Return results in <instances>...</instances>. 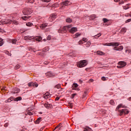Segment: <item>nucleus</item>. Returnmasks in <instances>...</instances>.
Masks as SVG:
<instances>
[{"instance_id": "nucleus-1", "label": "nucleus", "mask_w": 131, "mask_h": 131, "mask_svg": "<svg viewBox=\"0 0 131 131\" xmlns=\"http://www.w3.org/2000/svg\"><path fill=\"white\" fill-rule=\"evenodd\" d=\"M86 65H88V61L86 60H81L78 62L77 67L82 68L83 67H85Z\"/></svg>"}, {"instance_id": "nucleus-11", "label": "nucleus", "mask_w": 131, "mask_h": 131, "mask_svg": "<svg viewBox=\"0 0 131 131\" xmlns=\"http://www.w3.org/2000/svg\"><path fill=\"white\" fill-rule=\"evenodd\" d=\"M115 47H114V51H122V50H123V46H120L118 47H116L117 46H115Z\"/></svg>"}, {"instance_id": "nucleus-9", "label": "nucleus", "mask_w": 131, "mask_h": 131, "mask_svg": "<svg viewBox=\"0 0 131 131\" xmlns=\"http://www.w3.org/2000/svg\"><path fill=\"white\" fill-rule=\"evenodd\" d=\"M28 86H33V88H37L38 86V84L36 82H29L28 83Z\"/></svg>"}, {"instance_id": "nucleus-53", "label": "nucleus", "mask_w": 131, "mask_h": 131, "mask_svg": "<svg viewBox=\"0 0 131 131\" xmlns=\"http://www.w3.org/2000/svg\"><path fill=\"white\" fill-rule=\"evenodd\" d=\"M6 87H3L2 90H4V91H6Z\"/></svg>"}, {"instance_id": "nucleus-34", "label": "nucleus", "mask_w": 131, "mask_h": 131, "mask_svg": "<svg viewBox=\"0 0 131 131\" xmlns=\"http://www.w3.org/2000/svg\"><path fill=\"white\" fill-rule=\"evenodd\" d=\"M26 25L27 26H29V27H30V26H32L33 24L32 23H28L26 24Z\"/></svg>"}, {"instance_id": "nucleus-54", "label": "nucleus", "mask_w": 131, "mask_h": 131, "mask_svg": "<svg viewBox=\"0 0 131 131\" xmlns=\"http://www.w3.org/2000/svg\"><path fill=\"white\" fill-rule=\"evenodd\" d=\"M120 5H122L123 4V2H122L121 3H119Z\"/></svg>"}, {"instance_id": "nucleus-26", "label": "nucleus", "mask_w": 131, "mask_h": 131, "mask_svg": "<svg viewBox=\"0 0 131 131\" xmlns=\"http://www.w3.org/2000/svg\"><path fill=\"white\" fill-rule=\"evenodd\" d=\"M91 43H92L91 42V41L87 42L85 44V47H86L87 48H89V47L91 46Z\"/></svg>"}, {"instance_id": "nucleus-35", "label": "nucleus", "mask_w": 131, "mask_h": 131, "mask_svg": "<svg viewBox=\"0 0 131 131\" xmlns=\"http://www.w3.org/2000/svg\"><path fill=\"white\" fill-rule=\"evenodd\" d=\"M77 86H78V84H77V83H74L73 84V88H77Z\"/></svg>"}, {"instance_id": "nucleus-4", "label": "nucleus", "mask_w": 131, "mask_h": 131, "mask_svg": "<svg viewBox=\"0 0 131 131\" xmlns=\"http://www.w3.org/2000/svg\"><path fill=\"white\" fill-rule=\"evenodd\" d=\"M23 12L24 13V15H30L32 13V10L31 9L27 8L23 10Z\"/></svg>"}, {"instance_id": "nucleus-22", "label": "nucleus", "mask_w": 131, "mask_h": 131, "mask_svg": "<svg viewBox=\"0 0 131 131\" xmlns=\"http://www.w3.org/2000/svg\"><path fill=\"white\" fill-rule=\"evenodd\" d=\"M13 100H14V97H11L8 99L7 101H6V102L7 103V102H12V101H13Z\"/></svg>"}, {"instance_id": "nucleus-36", "label": "nucleus", "mask_w": 131, "mask_h": 131, "mask_svg": "<svg viewBox=\"0 0 131 131\" xmlns=\"http://www.w3.org/2000/svg\"><path fill=\"white\" fill-rule=\"evenodd\" d=\"M52 38V36H51V35H48L47 37V39L48 40H51V39Z\"/></svg>"}, {"instance_id": "nucleus-19", "label": "nucleus", "mask_w": 131, "mask_h": 131, "mask_svg": "<svg viewBox=\"0 0 131 131\" xmlns=\"http://www.w3.org/2000/svg\"><path fill=\"white\" fill-rule=\"evenodd\" d=\"M34 38L35 40H36V41H40V40L42 39V38L40 36H37L35 38L34 37Z\"/></svg>"}, {"instance_id": "nucleus-62", "label": "nucleus", "mask_w": 131, "mask_h": 131, "mask_svg": "<svg viewBox=\"0 0 131 131\" xmlns=\"http://www.w3.org/2000/svg\"><path fill=\"white\" fill-rule=\"evenodd\" d=\"M58 127H56L55 128H57Z\"/></svg>"}, {"instance_id": "nucleus-43", "label": "nucleus", "mask_w": 131, "mask_h": 131, "mask_svg": "<svg viewBox=\"0 0 131 131\" xmlns=\"http://www.w3.org/2000/svg\"><path fill=\"white\" fill-rule=\"evenodd\" d=\"M28 115H32L33 114L31 112L28 111Z\"/></svg>"}, {"instance_id": "nucleus-38", "label": "nucleus", "mask_w": 131, "mask_h": 131, "mask_svg": "<svg viewBox=\"0 0 131 131\" xmlns=\"http://www.w3.org/2000/svg\"><path fill=\"white\" fill-rule=\"evenodd\" d=\"M42 2H44L45 3H50L52 0H41Z\"/></svg>"}, {"instance_id": "nucleus-7", "label": "nucleus", "mask_w": 131, "mask_h": 131, "mask_svg": "<svg viewBox=\"0 0 131 131\" xmlns=\"http://www.w3.org/2000/svg\"><path fill=\"white\" fill-rule=\"evenodd\" d=\"M70 33H72V34H74L75 32L77 31V28L76 27H72L69 30Z\"/></svg>"}, {"instance_id": "nucleus-29", "label": "nucleus", "mask_w": 131, "mask_h": 131, "mask_svg": "<svg viewBox=\"0 0 131 131\" xmlns=\"http://www.w3.org/2000/svg\"><path fill=\"white\" fill-rule=\"evenodd\" d=\"M16 42H17V39H14L12 40V43L13 45H16Z\"/></svg>"}, {"instance_id": "nucleus-13", "label": "nucleus", "mask_w": 131, "mask_h": 131, "mask_svg": "<svg viewBox=\"0 0 131 131\" xmlns=\"http://www.w3.org/2000/svg\"><path fill=\"white\" fill-rule=\"evenodd\" d=\"M120 108H126V106H125V105H123V104L120 103L117 106V107L116 108V110H118L119 109H120Z\"/></svg>"}, {"instance_id": "nucleus-56", "label": "nucleus", "mask_w": 131, "mask_h": 131, "mask_svg": "<svg viewBox=\"0 0 131 131\" xmlns=\"http://www.w3.org/2000/svg\"><path fill=\"white\" fill-rule=\"evenodd\" d=\"M17 92H20V89H17Z\"/></svg>"}, {"instance_id": "nucleus-5", "label": "nucleus", "mask_w": 131, "mask_h": 131, "mask_svg": "<svg viewBox=\"0 0 131 131\" xmlns=\"http://www.w3.org/2000/svg\"><path fill=\"white\" fill-rule=\"evenodd\" d=\"M117 68H123L125 66H126V62L124 61H120L118 63Z\"/></svg>"}, {"instance_id": "nucleus-57", "label": "nucleus", "mask_w": 131, "mask_h": 131, "mask_svg": "<svg viewBox=\"0 0 131 131\" xmlns=\"http://www.w3.org/2000/svg\"><path fill=\"white\" fill-rule=\"evenodd\" d=\"M84 93L85 95H86V94H88V92H84Z\"/></svg>"}, {"instance_id": "nucleus-52", "label": "nucleus", "mask_w": 131, "mask_h": 131, "mask_svg": "<svg viewBox=\"0 0 131 131\" xmlns=\"http://www.w3.org/2000/svg\"><path fill=\"white\" fill-rule=\"evenodd\" d=\"M114 2H115L116 3H118V2H119V1L120 0H114Z\"/></svg>"}, {"instance_id": "nucleus-55", "label": "nucleus", "mask_w": 131, "mask_h": 131, "mask_svg": "<svg viewBox=\"0 0 131 131\" xmlns=\"http://www.w3.org/2000/svg\"><path fill=\"white\" fill-rule=\"evenodd\" d=\"M44 106H45V107H47V106H48V104H44Z\"/></svg>"}, {"instance_id": "nucleus-60", "label": "nucleus", "mask_w": 131, "mask_h": 131, "mask_svg": "<svg viewBox=\"0 0 131 131\" xmlns=\"http://www.w3.org/2000/svg\"><path fill=\"white\" fill-rule=\"evenodd\" d=\"M58 89H59V88H60V86H58Z\"/></svg>"}, {"instance_id": "nucleus-49", "label": "nucleus", "mask_w": 131, "mask_h": 131, "mask_svg": "<svg viewBox=\"0 0 131 131\" xmlns=\"http://www.w3.org/2000/svg\"><path fill=\"white\" fill-rule=\"evenodd\" d=\"M44 64H45V65H48V64H49V62H48V61H45V62H44Z\"/></svg>"}, {"instance_id": "nucleus-41", "label": "nucleus", "mask_w": 131, "mask_h": 131, "mask_svg": "<svg viewBox=\"0 0 131 131\" xmlns=\"http://www.w3.org/2000/svg\"><path fill=\"white\" fill-rule=\"evenodd\" d=\"M8 125H9V123H6L4 124L5 127H8Z\"/></svg>"}, {"instance_id": "nucleus-30", "label": "nucleus", "mask_w": 131, "mask_h": 131, "mask_svg": "<svg viewBox=\"0 0 131 131\" xmlns=\"http://www.w3.org/2000/svg\"><path fill=\"white\" fill-rule=\"evenodd\" d=\"M111 105H115V103L114 102V100H111L110 102Z\"/></svg>"}, {"instance_id": "nucleus-28", "label": "nucleus", "mask_w": 131, "mask_h": 131, "mask_svg": "<svg viewBox=\"0 0 131 131\" xmlns=\"http://www.w3.org/2000/svg\"><path fill=\"white\" fill-rule=\"evenodd\" d=\"M102 21H103L104 23H107L109 20L107 19V18H104L102 19Z\"/></svg>"}, {"instance_id": "nucleus-50", "label": "nucleus", "mask_w": 131, "mask_h": 131, "mask_svg": "<svg viewBox=\"0 0 131 131\" xmlns=\"http://www.w3.org/2000/svg\"><path fill=\"white\" fill-rule=\"evenodd\" d=\"M75 96H76V93H74V94H72V98H74V97H75Z\"/></svg>"}, {"instance_id": "nucleus-61", "label": "nucleus", "mask_w": 131, "mask_h": 131, "mask_svg": "<svg viewBox=\"0 0 131 131\" xmlns=\"http://www.w3.org/2000/svg\"><path fill=\"white\" fill-rule=\"evenodd\" d=\"M129 17H130V14H129Z\"/></svg>"}, {"instance_id": "nucleus-42", "label": "nucleus", "mask_w": 131, "mask_h": 131, "mask_svg": "<svg viewBox=\"0 0 131 131\" xmlns=\"http://www.w3.org/2000/svg\"><path fill=\"white\" fill-rule=\"evenodd\" d=\"M131 19H128L125 21V23H128L129 22H130Z\"/></svg>"}, {"instance_id": "nucleus-27", "label": "nucleus", "mask_w": 131, "mask_h": 131, "mask_svg": "<svg viewBox=\"0 0 131 131\" xmlns=\"http://www.w3.org/2000/svg\"><path fill=\"white\" fill-rule=\"evenodd\" d=\"M4 45V41L3 40V39L0 38V47H2Z\"/></svg>"}, {"instance_id": "nucleus-3", "label": "nucleus", "mask_w": 131, "mask_h": 131, "mask_svg": "<svg viewBox=\"0 0 131 131\" xmlns=\"http://www.w3.org/2000/svg\"><path fill=\"white\" fill-rule=\"evenodd\" d=\"M119 112L120 113V116H122L123 115V113L124 114H128L129 113V111L126 108L122 109V110L119 111Z\"/></svg>"}, {"instance_id": "nucleus-58", "label": "nucleus", "mask_w": 131, "mask_h": 131, "mask_svg": "<svg viewBox=\"0 0 131 131\" xmlns=\"http://www.w3.org/2000/svg\"><path fill=\"white\" fill-rule=\"evenodd\" d=\"M2 31V29L0 28V32Z\"/></svg>"}, {"instance_id": "nucleus-44", "label": "nucleus", "mask_w": 131, "mask_h": 131, "mask_svg": "<svg viewBox=\"0 0 131 131\" xmlns=\"http://www.w3.org/2000/svg\"><path fill=\"white\" fill-rule=\"evenodd\" d=\"M13 23L14 24H15V25H18V21H17L16 20H14Z\"/></svg>"}, {"instance_id": "nucleus-48", "label": "nucleus", "mask_w": 131, "mask_h": 131, "mask_svg": "<svg viewBox=\"0 0 131 131\" xmlns=\"http://www.w3.org/2000/svg\"><path fill=\"white\" fill-rule=\"evenodd\" d=\"M58 100H60V97H57L55 98V101H58Z\"/></svg>"}, {"instance_id": "nucleus-6", "label": "nucleus", "mask_w": 131, "mask_h": 131, "mask_svg": "<svg viewBox=\"0 0 131 131\" xmlns=\"http://www.w3.org/2000/svg\"><path fill=\"white\" fill-rule=\"evenodd\" d=\"M61 8H64V6H70L71 5V2L69 1H65L61 3Z\"/></svg>"}, {"instance_id": "nucleus-59", "label": "nucleus", "mask_w": 131, "mask_h": 131, "mask_svg": "<svg viewBox=\"0 0 131 131\" xmlns=\"http://www.w3.org/2000/svg\"><path fill=\"white\" fill-rule=\"evenodd\" d=\"M43 40H44V41H46V39H45Z\"/></svg>"}, {"instance_id": "nucleus-45", "label": "nucleus", "mask_w": 131, "mask_h": 131, "mask_svg": "<svg viewBox=\"0 0 131 131\" xmlns=\"http://www.w3.org/2000/svg\"><path fill=\"white\" fill-rule=\"evenodd\" d=\"M64 27H66V29H67V28H71V26L70 25H69V26H64Z\"/></svg>"}, {"instance_id": "nucleus-32", "label": "nucleus", "mask_w": 131, "mask_h": 131, "mask_svg": "<svg viewBox=\"0 0 131 131\" xmlns=\"http://www.w3.org/2000/svg\"><path fill=\"white\" fill-rule=\"evenodd\" d=\"M20 65H19V64H17L15 67V68H14V69L16 70H18V69H19V68H20Z\"/></svg>"}, {"instance_id": "nucleus-14", "label": "nucleus", "mask_w": 131, "mask_h": 131, "mask_svg": "<svg viewBox=\"0 0 131 131\" xmlns=\"http://www.w3.org/2000/svg\"><path fill=\"white\" fill-rule=\"evenodd\" d=\"M81 35V33H76V34L73 35V38H77V37L80 36Z\"/></svg>"}, {"instance_id": "nucleus-46", "label": "nucleus", "mask_w": 131, "mask_h": 131, "mask_svg": "<svg viewBox=\"0 0 131 131\" xmlns=\"http://www.w3.org/2000/svg\"><path fill=\"white\" fill-rule=\"evenodd\" d=\"M83 43V42H82V40H80L78 42V45H82Z\"/></svg>"}, {"instance_id": "nucleus-2", "label": "nucleus", "mask_w": 131, "mask_h": 131, "mask_svg": "<svg viewBox=\"0 0 131 131\" xmlns=\"http://www.w3.org/2000/svg\"><path fill=\"white\" fill-rule=\"evenodd\" d=\"M103 46H106L107 47H118L119 43L117 42H113L110 43H104Z\"/></svg>"}, {"instance_id": "nucleus-31", "label": "nucleus", "mask_w": 131, "mask_h": 131, "mask_svg": "<svg viewBox=\"0 0 131 131\" xmlns=\"http://www.w3.org/2000/svg\"><path fill=\"white\" fill-rule=\"evenodd\" d=\"M100 36H101V34L99 33L94 36V37L95 38H99V37H100Z\"/></svg>"}, {"instance_id": "nucleus-20", "label": "nucleus", "mask_w": 131, "mask_h": 131, "mask_svg": "<svg viewBox=\"0 0 131 131\" xmlns=\"http://www.w3.org/2000/svg\"><path fill=\"white\" fill-rule=\"evenodd\" d=\"M121 33H125L126 32V28H122L120 31Z\"/></svg>"}, {"instance_id": "nucleus-21", "label": "nucleus", "mask_w": 131, "mask_h": 131, "mask_svg": "<svg viewBox=\"0 0 131 131\" xmlns=\"http://www.w3.org/2000/svg\"><path fill=\"white\" fill-rule=\"evenodd\" d=\"M41 121V118L39 117L38 118L36 121H35V123L36 124H38Z\"/></svg>"}, {"instance_id": "nucleus-47", "label": "nucleus", "mask_w": 131, "mask_h": 131, "mask_svg": "<svg viewBox=\"0 0 131 131\" xmlns=\"http://www.w3.org/2000/svg\"><path fill=\"white\" fill-rule=\"evenodd\" d=\"M94 82V79H90L89 81V82Z\"/></svg>"}, {"instance_id": "nucleus-15", "label": "nucleus", "mask_w": 131, "mask_h": 131, "mask_svg": "<svg viewBox=\"0 0 131 131\" xmlns=\"http://www.w3.org/2000/svg\"><path fill=\"white\" fill-rule=\"evenodd\" d=\"M47 26H48V24L45 23V24H42V25H41L40 27L41 29H45V28L46 27H47Z\"/></svg>"}, {"instance_id": "nucleus-40", "label": "nucleus", "mask_w": 131, "mask_h": 131, "mask_svg": "<svg viewBox=\"0 0 131 131\" xmlns=\"http://www.w3.org/2000/svg\"><path fill=\"white\" fill-rule=\"evenodd\" d=\"M86 128H87L88 131H93V129H92V128H91L89 127H86Z\"/></svg>"}, {"instance_id": "nucleus-51", "label": "nucleus", "mask_w": 131, "mask_h": 131, "mask_svg": "<svg viewBox=\"0 0 131 131\" xmlns=\"http://www.w3.org/2000/svg\"><path fill=\"white\" fill-rule=\"evenodd\" d=\"M34 1H33V0H32V1H31V0H30V1H29V3H32V4H33V3L34 2Z\"/></svg>"}, {"instance_id": "nucleus-18", "label": "nucleus", "mask_w": 131, "mask_h": 131, "mask_svg": "<svg viewBox=\"0 0 131 131\" xmlns=\"http://www.w3.org/2000/svg\"><path fill=\"white\" fill-rule=\"evenodd\" d=\"M97 54L99 55V56H103L105 55V53L101 51H98L97 52Z\"/></svg>"}, {"instance_id": "nucleus-8", "label": "nucleus", "mask_w": 131, "mask_h": 131, "mask_svg": "<svg viewBox=\"0 0 131 131\" xmlns=\"http://www.w3.org/2000/svg\"><path fill=\"white\" fill-rule=\"evenodd\" d=\"M56 18H57V15H56L55 14H52L50 15L49 20L50 22H53V21H54Z\"/></svg>"}, {"instance_id": "nucleus-39", "label": "nucleus", "mask_w": 131, "mask_h": 131, "mask_svg": "<svg viewBox=\"0 0 131 131\" xmlns=\"http://www.w3.org/2000/svg\"><path fill=\"white\" fill-rule=\"evenodd\" d=\"M82 41H84L85 42L88 41V39L85 38H83L82 39Z\"/></svg>"}, {"instance_id": "nucleus-10", "label": "nucleus", "mask_w": 131, "mask_h": 131, "mask_svg": "<svg viewBox=\"0 0 131 131\" xmlns=\"http://www.w3.org/2000/svg\"><path fill=\"white\" fill-rule=\"evenodd\" d=\"M67 27L64 26L62 28H61L60 30H58L59 33H66Z\"/></svg>"}, {"instance_id": "nucleus-23", "label": "nucleus", "mask_w": 131, "mask_h": 131, "mask_svg": "<svg viewBox=\"0 0 131 131\" xmlns=\"http://www.w3.org/2000/svg\"><path fill=\"white\" fill-rule=\"evenodd\" d=\"M47 75H48L49 77H53V76H54V74L51 72H49L47 73Z\"/></svg>"}, {"instance_id": "nucleus-12", "label": "nucleus", "mask_w": 131, "mask_h": 131, "mask_svg": "<svg viewBox=\"0 0 131 131\" xmlns=\"http://www.w3.org/2000/svg\"><path fill=\"white\" fill-rule=\"evenodd\" d=\"M34 39V36H26L25 37H24V39L25 40H27L29 39V40H31V39Z\"/></svg>"}, {"instance_id": "nucleus-37", "label": "nucleus", "mask_w": 131, "mask_h": 131, "mask_svg": "<svg viewBox=\"0 0 131 131\" xmlns=\"http://www.w3.org/2000/svg\"><path fill=\"white\" fill-rule=\"evenodd\" d=\"M123 8L124 10H127V9H128V5H127L125 6H123Z\"/></svg>"}, {"instance_id": "nucleus-24", "label": "nucleus", "mask_w": 131, "mask_h": 131, "mask_svg": "<svg viewBox=\"0 0 131 131\" xmlns=\"http://www.w3.org/2000/svg\"><path fill=\"white\" fill-rule=\"evenodd\" d=\"M21 100H22V97H17L14 99V101H21Z\"/></svg>"}, {"instance_id": "nucleus-17", "label": "nucleus", "mask_w": 131, "mask_h": 131, "mask_svg": "<svg viewBox=\"0 0 131 131\" xmlns=\"http://www.w3.org/2000/svg\"><path fill=\"white\" fill-rule=\"evenodd\" d=\"M44 99H49L50 98L51 96H50V94L49 93H46L43 96Z\"/></svg>"}, {"instance_id": "nucleus-33", "label": "nucleus", "mask_w": 131, "mask_h": 131, "mask_svg": "<svg viewBox=\"0 0 131 131\" xmlns=\"http://www.w3.org/2000/svg\"><path fill=\"white\" fill-rule=\"evenodd\" d=\"M107 78H106L105 77L103 76L101 78V80H103V81H106V80H107Z\"/></svg>"}, {"instance_id": "nucleus-16", "label": "nucleus", "mask_w": 131, "mask_h": 131, "mask_svg": "<svg viewBox=\"0 0 131 131\" xmlns=\"http://www.w3.org/2000/svg\"><path fill=\"white\" fill-rule=\"evenodd\" d=\"M30 16H23L21 17V19H23V20H24L25 21H27V20H28V19H29V18H30Z\"/></svg>"}, {"instance_id": "nucleus-25", "label": "nucleus", "mask_w": 131, "mask_h": 131, "mask_svg": "<svg viewBox=\"0 0 131 131\" xmlns=\"http://www.w3.org/2000/svg\"><path fill=\"white\" fill-rule=\"evenodd\" d=\"M66 22H67V23H71V22H72V20L70 18H68L66 19Z\"/></svg>"}]
</instances>
